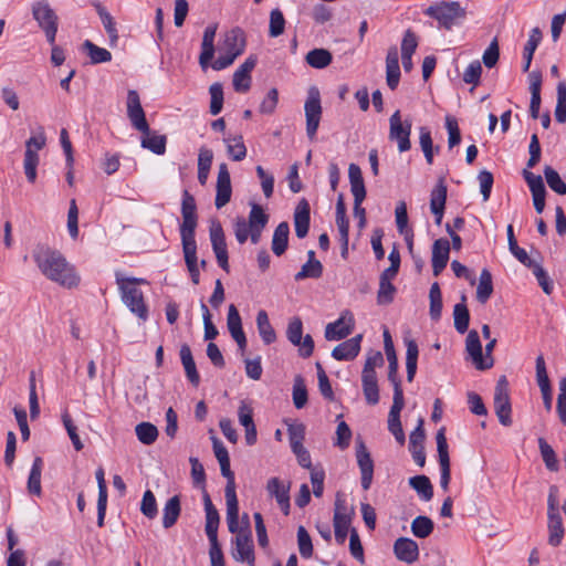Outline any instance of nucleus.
Segmentation results:
<instances>
[{
	"instance_id": "nucleus-37",
	"label": "nucleus",
	"mask_w": 566,
	"mask_h": 566,
	"mask_svg": "<svg viewBox=\"0 0 566 566\" xmlns=\"http://www.w3.org/2000/svg\"><path fill=\"white\" fill-rule=\"evenodd\" d=\"M290 227L287 222H281L274 230L272 238V251L275 255H282L289 243Z\"/></svg>"
},
{
	"instance_id": "nucleus-41",
	"label": "nucleus",
	"mask_w": 566,
	"mask_h": 566,
	"mask_svg": "<svg viewBox=\"0 0 566 566\" xmlns=\"http://www.w3.org/2000/svg\"><path fill=\"white\" fill-rule=\"evenodd\" d=\"M256 327L262 340L270 345L275 342L276 334L274 328L272 327L268 313L264 310L258 312L256 315Z\"/></svg>"
},
{
	"instance_id": "nucleus-61",
	"label": "nucleus",
	"mask_w": 566,
	"mask_h": 566,
	"mask_svg": "<svg viewBox=\"0 0 566 566\" xmlns=\"http://www.w3.org/2000/svg\"><path fill=\"white\" fill-rule=\"evenodd\" d=\"M555 118L558 123L566 122V82H559L557 85Z\"/></svg>"
},
{
	"instance_id": "nucleus-40",
	"label": "nucleus",
	"mask_w": 566,
	"mask_h": 566,
	"mask_svg": "<svg viewBox=\"0 0 566 566\" xmlns=\"http://www.w3.org/2000/svg\"><path fill=\"white\" fill-rule=\"evenodd\" d=\"M542 38H543V35H542V31L539 30V28L536 27L531 30L528 40H527V42L524 46V51H523V57H524L523 71L524 72H527L530 70L534 52L536 51L538 44L541 43Z\"/></svg>"
},
{
	"instance_id": "nucleus-18",
	"label": "nucleus",
	"mask_w": 566,
	"mask_h": 566,
	"mask_svg": "<svg viewBox=\"0 0 566 566\" xmlns=\"http://www.w3.org/2000/svg\"><path fill=\"white\" fill-rule=\"evenodd\" d=\"M354 328V317L349 312H345L340 317L327 324L325 328V338L327 340H339L352 334Z\"/></svg>"
},
{
	"instance_id": "nucleus-38",
	"label": "nucleus",
	"mask_w": 566,
	"mask_h": 566,
	"mask_svg": "<svg viewBox=\"0 0 566 566\" xmlns=\"http://www.w3.org/2000/svg\"><path fill=\"white\" fill-rule=\"evenodd\" d=\"M213 452L220 464L221 473L227 481L234 480V474L230 469V458L227 448L217 438H213Z\"/></svg>"
},
{
	"instance_id": "nucleus-51",
	"label": "nucleus",
	"mask_w": 566,
	"mask_h": 566,
	"mask_svg": "<svg viewBox=\"0 0 566 566\" xmlns=\"http://www.w3.org/2000/svg\"><path fill=\"white\" fill-rule=\"evenodd\" d=\"M227 144L228 155L232 158V160L240 161L243 160L247 156V148L243 143L242 136H234L224 139Z\"/></svg>"
},
{
	"instance_id": "nucleus-28",
	"label": "nucleus",
	"mask_w": 566,
	"mask_h": 566,
	"mask_svg": "<svg viewBox=\"0 0 566 566\" xmlns=\"http://www.w3.org/2000/svg\"><path fill=\"white\" fill-rule=\"evenodd\" d=\"M227 325L232 338L238 344L240 350L244 352L247 347V337L242 329L240 314L233 304L229 306Z\"/></svg>"
},
{
	"instance_id": "nucleus-42",
	"label": "nucleus",
	"mask_w": 566,
	"mask_h": 566,
	"mask_svg": "<svg viewBox=\"0 0 566 566\" xmlns=\"http://www.w3.org/2000/svg\"><path fill=\"white\" fill-rule=\"evenodd\" d=\"M407 350H406V369H407V380L411 382L417 373V361H418V344L415 339H406L405 340Z\"/></svg>"
},
{
	"instance_id": "nucleus-3",
	"label": "nucleus",
	"mask_w": 566,
	"mask_h": 566,
	"mask_svg": "<svg viewBox=\"0 0 566 566\" xmlns=\"http://www.w3.org/2000/svg\"><path fill=\"white\" fill-rule=\"evenodd\" d=\"M116 284L118 286L123 303L142 321L148 318V307L145 303L143 292L136 286L145 284L146 280L136 277H125L120 272H116Z\"/></svg>"
},
{
	"instance_id": "nucleus-43",
	"label": "nucleus",
	"mask_w": 566,
	"mask_h": 566,
	"mask_svg": "<svg viewBox=\"0 0 566 566\" xmlns=\"http://www.w3.org/2000/svg\"><path fill=\"white\" fill-rule=\"evenodd\" d=\"M43 461L40 457L33 460L31 471L28 479V491L30 494L40 496L42 493L41 475H42Z\"/></svg>"
},
{
	"instance_id": "nucleus-12",
	"label": "nucleus",
	"mask_w": 566,
	"mask_h": 566,
	"mask_svg": "<svg viewBox=\"0 0 566 566\" xmlns=\"http://www.w3.org/2000/svg\"><path fill=\"white\" fill-rule=\"evenodd\" d=\"M210 241L212 245V250L216 254L217 262L219 266L224 270L227 273L229 272V256L224 232L222 226L218 221L211 222L210 229Z\"/></svg>"
},
{
	"instance_id": "nucleus-60",
	"label": "nucleus",
	"mask_w": 566,
	"mask_h": 566,
	"mask_svg": "<svg viewBox=\"0 0 566 566\" xmlns=\"http://www.w3.org/2000/svg\"><path fill=\"white\" fill-rule=\"evenodd\" d=\"M307 402V390L304 384V379L298 375L294 379L293 385V403L295 408L301 409Z\"/></svg>"
},
{
	"instance_id": "nucleus-45",
	"label": "nucleus",
	"mask_w": 566,
	"mask_h": 566,
	"mask_svg": "<svg viewBox=\"0 0 566 566\" xmlns=\"http://www.w3.org/2000/svg\"><path fill=\"white\" fill-rule=\"evenodd\" d=\"M429 315L430 318L434 322H438L441 318L442 314V294L440 290V285L438 282L431 284L429 290Z\"/></svg>"
},
{
	"instance_id": "nucleus-6",
	"label": "nucleus",
	"mask_w": 566,
	"mask_h": 566,
	"mask_svg": "<svg viewBox=\"0 0 566 566\" xmlns=\"http://www.w3.org/2000/svg\"><path fill=\"white\" fill-rule=\"evenodd\" d=\"M45 144L46 137L42 127H40L36 135L31 136L25 142L23 169L30 184H34L36 180V168L40 161L39 151L44 148Z\"/></svg>"
},
{
	"instance_id": "nucleus-23",
	"label": "nucleus",
	"mask_w": 566,
	"mask_h": 566,
	"mask_svg": "<svg viewBox=\"0 0 566 566\" xmlns=\"http://www.w3.org/2000/svg\"><path fill=\"white\" fill-rule=\"evenodd\" d=\"M424 437L423 419L420 418L417 428L410 433L409 437V449L415 462L419 467H423L426 463V453L423 448Z\"/></svg>"
},
{
	"instance_id": "nucleus-27",
	"label": "nucleus",
	"mask_w": 566,
	"mask_h": 566,
	"mask_svg": "<svg viewBox=\"0 0 566 566\" xmlns=\"http://www.w3.org/2000/svg\"><path fill=\"white\" fill-rule=\"evenodd\" d=\"M218 25L216 23L209 24L205 31L201 42V53L199 55V64L202 70L209 66L210 61L214 55V36Z\"/></svg>"
},
{
	"instance_id": "nucleus-36",
	"label": "nucleus",
	"mask_w": 566,
	"mask_h": 566,
	"mask_svg": "<svg viewBox=\"0 0 566 566\" xmlns=\"http://www.w3.org/2000/svg\"><path fill=\"white\" fill-rule=\"evenodd\" d=\"M467 296L462 294L461 302L453 307L454 328L458 333L464 334L470 323V313L465 304Z\"/></svg>"
},
{
	"instance_id": "nucleus-24",
	"label": "nucleus",
	"mask_w": 566,
	"mask_h": 566,
	"mask_svg": "<svg viewBox=\"0 0 566 566\" xmlns=\"http://www.w3.org/2000/svg\"><path fill=\"white\" fill-rule=\"evenodd\" d=\"M394 553L397 559L407 564H412L419 558L418 544L408 537H399L394 543Z\"/></svg>"
},
{
	"instance_id": "nucleus-55",
	"label": "nucleus",
	"mask_w": 566,
	"mask_h": 566,
	"mask_svg": "<svg viewBox=\"0 0 566 566\" xmlns=\"http://www.w3.org/2000/svg\"><path fill=\"white\" fill-rule=\"evenodd\" d=\"M538 447L541 451V455L543 458V461L546 465V468L549 471H557L558 470V461L556 458V453L553 450V448L546 442L544 438L538 439Z\"/></svg>"
},
{
	"instance_id": "nucleus-33",
	"label": "nucleus",
	"mask_w": 566,
	"mask_h": 566,
	"mask_svg": "<svg viewBox=\"0 0 566 566\" xmlns=\"http://www.w3.org/2000/svg\"><path fill=\"white\" fill-rule=\"evenodd\" d=\"M386 80L390 90H395L399 84L400 67L396 46L390 48L386 56Z\"/></svg>"
},
{
	"instance_id": "nucleus-47",
	"label": "nucleus",
	"mask_w": 566,
	"mask_h": 566,
	"mask_svg": "<svg viewBox=\"0 0 566 566\" xmlns=\"http://www.w3.org/2000/svg\"><path fill=\"white\" fill-rule=\"evenodd\" d=\"M332 60V53L326 49H313L305 56L306 63L314 69H324Z\"/></svg>"
},
{
	"instance_id": "nucleus-19",
	"label": "nucleus",
	"mask_w": 566,
	"mask_h": 566,
	"mask_svg": "<svg viewBox=\"0 0 566 566\" xmlns=\"http://www.w3.org/2000/svg\"><path fill=\"white\" fill-rule=\"evenodd\" d=\"M226 502H227V522L231 533H237L239 530V504L235 494L234 480L227 481L226 486Z\"/></svg>"
},
{
	"instance_id": "nucleus-17",
	"label": "nucleus",
	"mask_w": 566,
	"mask_h": 566,
	"mask_svg": "<svg viewBox=\"0 0 566 566\" xmlns=\"http://www.w3.org/2000/svg\"><path fill=\"white\" fill-rule=\"evenodd\" d=\"M334 531L338 544H344L352 523V515L347 512L343 501L336 500L334 511Z\"/></svg>"
},
{
	"instance_id": "nucleus-15",
	"label": "nucleus",
	"mask_w": 566,
	"mask_h": 566,
	"mask_svg": "<svg viewBox=\"0 0 566 566\" xmlns=\"http://www.w3.org/2000/svg\"><path fill=\"white\" fill-rule=\"evenodd\" d=\"M235 547L232 556L237 562L247 563L249 566L254 565V551L251 533L249 531L237 532Z\"/></svg>"
},
{
	"instance_id": "nucleus-62",
	"label": "nucleus",
	"mask_w": 566,
	"mask_h": 566,
	"mask_svg": "<svg viewBox=\"0 0 566 566\" xmlns=\"http://www.w3.org/2000/svg\"><path fill=\"white\" fill-rule=\"evenodd\" d=\"M269 221L268 214L263 208L256 203L251 206L248 223L250 228L264 229Z\"/></svg>"
},
{
	"instance_id": "nucleus-58",
	"label": "nucleus",
	"mask_w": 566,
	"mask_h": 566,
	"mask_svg": "<svg viewBox=\"0 0 566 566\" xmlns=\"http://www.w3.org/2000/svg\"><path fill=\"white\" fill-rule=\"evenodd\" d=\"M285 29V19L280 9H273L270 13L269 34L271 38H277L283 34Z\"/></svg>"
},
{
	"instance_id": "nucleus-54",
	"label": "nucleus",
	"mask_w": 566,
	"mask_h": 566,
	"mask_svg": "<svg viewBox=\"0 0 566 566\" xmlns=\"http://www.w3.org/2000/svg\"><path fill=\"white\" fill-rule=\"evenodd\" d=\"M323 265L318 260H308L302 265L301 271L295 274V281H302L307 277L318 279L322 276Z\"/></svg>"
},
{
	"instance_id": "nucleus-32",
	"label": "nucleus",
	"mask_w": 566,
	"mask_h": 566,
	"mask_svg": "<svg viewBox=\"0 0 566 566\" xmlns=\"http://www.w3.org/2000/svg\"><path fill=\"white\" fill-rule=\"evenodd\" d=\"M348 178L350 184V191L354 197V202L363 203V201L366 198V188L364 184L363 174L358 165H349Z\"/></svg>"
},
{
	"instance_id": "nucleus-48",
	"label": "nucleus",
	"mask_w": 566,
	"mask_h": 566,
	"mask_svg": "<svg viewBox=\"0 0 566 566\" xmlns=\"http://www.w3.org/2000/svg\"><path fill=\"white\" fill-rule=\"evenodd\" d=\"M493 293L492 275L489 270L483 269L480 274L476 289V300L485 304Z\"/></svg>"
},
{
	"instance_id": "nucleus-64",
	"label": "nucleus",
	"mask_w": 566,
	"mask_h": 566,
	"mask_svg": "<svg viewBox=\"0 0 566 566\" xmlns=\"http://www.w3.org/2000/svg\"><path fill=\"white\" fill-rule=\"evenodd\" d=\"M558 391L556 411L560 422L566 426V377L559 380Z\"/></svg>"
},
{
	"instance_id": "nucleus-34",
	"label": "nucleus",
	"mask_w": 566,
	"mask_h": 566,
	"mask_svg": "<svg viewBox=\"0 0 566 566\" xmlns=\"http://www.w3.org/2000/svg\"><path fill=\"white\" fill-rule=\"evenodd\" d=\"M294 227L296 235L302 239L307 235L310 229V205L305 199H302L294 212Z\"/></svg>"
},
{
	"instance_id": "nucleus-53",
	"label": "nucleus",
	"mask_w": 566,
	"mask_h": 566,
	"mask_svg": "<svg viewBox=\"0 0 566 566\" xmlns=\"http://www.w3.org/2000/svg\"><path fill=\"white\" fill-rule=\"evenodd\" d=\"M83 46L93 64L105 63L112 60V54L108 50L99 48L88 40L84 42Z\"/></svg>"
},
{
	"instance_id": "nucleus-49",
	"label": "nucleus",
	"mask_w": 566,
	"mask_h": 566,
	"mask_svg": "<svg viewBox=\"0 0 566 566\" xmlns=\"http://www.w3.org/2000/svg\"><path fill=\"white\" fill-rule=\"evenodd\" d=\"M409 485L420 495L423 501H430L433 496L432 484L428 476L416 475L409 479Z\"/></svg>"
},
{
	"instance_id": "nucleus-22",
	"label": "nucleus",
	"mask_w": 566,
	"mask_h": 566,
	"mask_svg": "<svg viewBox=\"0 0 566 566\" xmlns=\"http://www.w3.org/2000/svg\"><path fill=\"white\" fill-rule=\"evenodd\" d=\"M450 254V242L444 239H437L432 244V272L434 276L441 274L447 266Z\"/></svg>"
},
{
	"instance_id": "nucleus-30",
	"label": "nucleus",
	"mask_w": 566,
	"mask_h": 566,
	"mask_svg": "<svg viewBox=\"0 0 566 566\" xmlns=\"http://www.w3.org/2000/svg\"><path fill=\"white\" fill-rule=\"evenodd\" d=\"M203 504L206 511V534L209 542H216L218 539V526H219V513L213 506L211 499L207 492L203 494Z\"/></svg>"
},
{
	"instance_id": "nucleus-44",
	"label": "nucleus",
	"mask_w": 566,
	"mask_h": 566,
	"mask_svg": "<svg viewBox=\"0 0 566 566\" xmlns=\"http://www.w3.org/2000/svg\"><path fill=\"white\" fill-rule=\"evenodd\" d=\"M548 517V544L559 546L564 537V526L560 514L547 515Z\"/></svg>"
},
{
	"instance_id": "nucleus-50",
	"label": "nucleus",
	"mask_w": 566,
	"mask_h": 566,
	"mask_svg": "<svg viewBox=\"0 0 566 566\" xmlns=\"http://www.w3.org/2000/svg\"><path fill=\"white\" fill-rule=\"evenodd\" d=\"M135 433L139 442L146 446L153 444L158 438V429L150 422H140L135 427Z\"/></svg>"
},
{
	"instance_id": "nucleus-39",
	"label": "nucleus",
	"mask_w": 566,
	"mask_h": 566,
	"mask_svg": "<svg viewBox=\"0 0 566 566\" xmlns=\"http://www.w3.org/2000/svg\"><path fill=\"white\" fill-rule=\"evenodd\" d=\"M180 497L178 495H174L166 502L164 506L163 526L165 528H170L174 526L180 515Z\"/></svg>"
},
{
	"instance_id": "nucleus-9",
	"label": "nucleus",
	"mask_w": 566,
	"mask_h": 566,
	"mask_svg": "<svg viewBox=\"0 0 566 566\" xmlns=\"http://www.w3.org/2000/svg\"><path fill=\"white\" fill-rule=\"evenodd\" d=\"M494 410L501 424L505 427L512 424L509 381L505 376H501L495 386Z\"/></svg>"
},
{
	"instance_id": "nucleus-57",
	"label": "nucleus",
	"mask_w": 566,
	"mask_h": 566,
	"mask_svg": "<svg viewBox=\"0 0 566 566\" xmlns=\"http://www.w3.org/2000/svg\"><path fill=\"white\" fill-rule=\"evenodd\" d=\"M98 15L108 34L111 45H115L118 40V33L113 17L102 7L98 8Z\"/></svg>"
},
{
	"instance_id": "nucleus-5",
	"label": "nucleus",
	"mask_w": 566,
	"mask_h": 566,
	"mask_svg": "<svg viewBox=\"0 0 566 566\" xmlns=\"http://www.w3.org/2000/svg\"><path fill=\"white\" fill-rule=\"evenodd\" d=\"M32 15L39 28L44 32L46 41L54 44L59 28V18L46 0L35 1L32 4Z\"/></svg>"
},
{
	"instance_id": "nucleus-52",
	"label": "nucleus",
	"mask_w": 566,
	"mask_h": 566,
	"mask_svg": "<svg viewBox=\"0 0 566 566\" xmlns=\"http://www.w3.org/2000/svg\"><path fill=\"white\" fill-rule=\"evenodd\" d=\"M434 528V524L428 516L419 515L411 522V532L418 538L428 537Z\"/></svg>"
},
{
	"instance_id": "nucleus-56",
	"label": "nucleus",
	"mask_w": 566,
	"mask_h": 566,
	"mask_svg": "<svg viewBox=\"0 0 566 566\" xmlns=\"http://www.w3.org/2000/svg\"><path fill=\"white\" fill-rule=\"evenodd\" d=\"M544 176L548 187L558 195H566V184L562 180L559 174L551 166L544 169Z\"/></svg>"
},
{
	"instance_id": "nucleus-29",
	"label": "nucleus",
	"mask_w": 566,
	"mask_h": 566,
	"mask_svg": "<svg viewBox=\"0 0 566 566\" xmlns=\"http://www.w3.org/2000/svg\"><path fill=\"white\" fill-rule=\"evenodd\" d=\"M465 350L469 354L472 364L479 370L488 369V365L483 364V350L479 334L475 329H471L468 333L465 339Z\"/></svg>"
},
{
	"instance_id": "nucleus-10",
	"label": "nucleus",
	"mask_w": 566,
	"mask_h": 566,
	"mask_svg": "<svg viewBox=\"0 0 566 566\" xmlns=\"http://www.w3.org/2000/svg\"><path fill=\"white\" fill-rule=\"evenodd\" d=\"M126 107L127 117L129 118L132 126L143 134H148L149 125L146 119L145 112L142 107L140 97L137 91L129 90L127 92Z\"/></svg>"
},
{
	"instance_id": "nucleus-16",
	"label": "nucleus",
	"mask_w": 566,
	"mask_h": 566,
	"mask_svg": "<svg viewBox=\"0 0 566 566\" xmlns=\"http://www.w3.org/2000/svg\"><path fill=\"white\" fill-rule=\"evenodd\" d=\"M232 187L227 164H220L216 185L214 205L217 209L224 207L231 199Z\"/></svg>"
},
{
	"instance_id": "nucleus-46",
	"label": "nucleus",
	"mask_w": 566,
	"mask_h": 566,
	"mask_svg": "<svg viewBox=\"0 0 566 566\" xmlns=\"http://www.w3.org/2000/svg\"><path fill=\"white\" fill-rule=\"evenodd\" d=\"M140 145L143 148L150 150L156 155H164L166 151L167 138L165 135H158L155 133L144 134Z\"/></svg>"
},
{
	"instance_id": "nucleus-13",
	"label": "nucleus",
	"mask_w": 566,
	"mask_h": 566,
	"mask_svg": "<svg viewBox=\"0 0 566 566\" xmlns=\"http://www.w3.org/2000/svg\"><path fill=\"white\" fill-rule=\"evenodd\" d=\"M356 459L360 470V483L361 488L367 491L370 489L374 478V461L370 457L367 447L363 440H358L356 443Z\"/></svg>"
},
{
	"instance_id": "nucleus-11",
	"label": "nucleus",
	"mask_w": 566,
	"mask_h": 566,
	"mask_svg": "<svg viewBox=\"0 0 566 566\" xmlns=\"http://www.w3.org/2000/svg\"><path fill=\"white\" fill-rule=\"evenodd\" d=\"M303 323L300 317H293L289 322L286 329L287 339L300 347V354L303 357H310L314 350V340L311 335L303 337Z\"/></svg>"
},
{
	"instance_id": "nucleus-35",
	"label": "nucleus",
	"mask_w": 566,
	"mask_h": 566,
	"mask_svg": "<svg viewBox=\"0 0 566 566\" xmlns=\"http://www.w3.org/2000/svg\"><path fill=\"white\" fill-rule=\"evenodd\" d=\"M180 359L186 371L188 380L197 387L200 382V376L197 371L196 363L193 360L191 349L188 345H182L180 348Z\"/></svg>"
},
{
	"instance_id": "nucleus-31",
	"label": "nucleus",
	"mask_w": 566,
	"mask_h": 566,
	"mask_svg": "<svg viewBox=\"0 0 566 566\" xmlns=\"http://www.w3.org/2000/svg\"><path fill=\"white\" fill-rule=\"evenodd\" d=\"M361 337H363L361 335H356V336L340 343L333 349L332 356L336 360L354 359L360 350Z\"/></svg>"
},
{
	"instance_id": "nucleus-2",
	"label": "nucleus",
	"mask_w": 566,
	"mask_h": 566,
	"mask_svg": "<svg viewBox=\"0 0 566 566\" xmlns=\"http://www.w3.org/2000/svg\"><path fill=\"white\" fill-rule=\"evenodd\" d=\"M32 258L40 272L48 280L67 289L78 285V274L60 251L39 245L33 250Z\"/></svg>"
},
{
	"instance_id": "nucleus-59",
	"label": "nucleus",
	"mask_w": 566,
	"mask_h": 566,
	"mask_svg": "<svg viewBox=\"0 0 566 566\" xmlns=\"http://www.w3.org/2000/svg\"><path fill=\"white\" fill-rule=\"evenodd\" d=\"M62 422H63V426L73 443V447L76 451H81L84 446L80 439V436L77 433V428L76 426L74 424L70 413L67 411H64L62 413Z\"/></svg>"
},
{
	"instance_id": "nucleus-26",
	"label": "nucleus",
	"mask_w": 566,
	"mask_h": 566,
	"mask_svg": "<svg viewBox=\"0 0 566 566\" xmlns=\"http://www.w3.org/2000/svg\"><path fill=\"white\" fill-rule=\"evenodd\" d=\"M447 201V186L443 178H440L430 195V210L436 217V223L441 224Z\"/></svg>"
},
{
	"instance_id": "nucleus-7",
	"label": "nucleus",
	"mask_w": 566,
	"mask_h": 566,
	"mask_svg": "<svg viewBox=\"0 0 566 566\" xmlns=\"http://www.w3.org/2000/svg\"><path fill=\"white\" fill-rule=\"evenodd\" d=\"M411 120L402 119L400 111H396L389 117V140L397 144V148L400 153H406L411 148L410 135H411Z\"/></svg>"
},
{
	"instance_id": "nucleus-8",
	"label": "nucleus",
	"mask_w": 566,
	"mask_h": 566,
	"mask_svg": "<svg viewBox=\"0 0 566 566\" xmlns=\"http://www.w3.org/2000/svg\"><path fill=\"white\" fill-rule=\"evenodd\" d=\"M304 111L306 117V135L311 140H313L322 117L321 94L317 87L312 86L308 90Z\"/></svg>"
},
{
	"instance_id": "nucleus-21",
	"label": "nucleus",
	"mask_w": 566,
	"mask_h": 566,
	"mask_svg": "<svg viewBox=\"0 0 566 566\" xmlns=\"http://www.w3.org/2000/svg\"><path fill=\"white\" fill-rule=\"evenodd\" d=\"M245 49V38L241 29L235 28L224 33L220 46L221 52H227L235 57L241 55Z\"/></svg>"
},
{
	"instance_id": "nucleus-14",
	"label": "nucleus",
	"mask_w": 566,
	"mask_h": 566,
	"mask_svg": "<svg viewBox=\"0 0 566 566\" xmlns=\"http://www.w3.org/2000/svg\"><path fill=\"white\" fill-rule=\"evenodd\" d=\"M437 450L439 455V464H440V486L447 491L449 489L450 483V458L448 451V442L446 438V428L442 427L438 430L437 436Z\"/></svg>"
},
{
	"instance_id": "nucleus-20",
	"label": "nucleus",
	"mask_w": 566,
	"mask_h": 566,
	"mask_svg": "<svg viewBox=\"0 0 566 566\" xmlns=\"http://www.w3.org/2000/svg\"><path fill=\"white\" fill-rule=\"evenodd\" d=\"M258 59L255 55H250L234 72L233 74V88L237 92L244 93L251 86L250 73L255 67Z\"/></svg>"
},
{
	"instance_id": "nucleus-63",
	"label": "nucleus",
	"mask_w": 566,
	"mask_h": 566,
	"mask_svg": "<svg viewBox=\"0 0 566 566\" xmlns=\"http://www.w3.org/2000/svg\"><path fill=\"white\" fill-rule=\"evenodd\" d=\"M140 512L149 520L157 516V502L154 493L150 490L145 491L140 503Z\"/></svg>"
},
{
	"instance_id": "nucleus-25",
	"label": "nucleus",
	"mask_w": 566,
	"mask_h": 566,
	"mask_svg": "<svg viewBox=\"0 0 566 566\" xmlns=\"http://www.w3.org/2000/svg\"><path fill=\"white\" fill-rule=\"evenodd\" d=\"M266 491L275 497L283 513L287 515L290 512V484H285L279 478H271L268 481Z\"/></svg>"
},
{
	"instance_id": "nucleus-1",
	"label": "nucleus",
	"mask_w": 566,
	"mask_h": 566,
	"mask_svg": "<svg viewBox=\"0 0 566 566\" xmlns=\"http://www.w3.org/2000/svg\"><path fill=\"white\" fill-rule=\"evenodd\" d=\"M182 222L180 224V238L187 270L191 282L199 284V270L197 264L196 228L198 226L197 205L193 196L184 190L181 201Z\"/></svg>"
},
{
	"instance_id": "nucleus-4",
	"label": "nucleus",
	"mask_w": 566,
	"mask_h": 566,
	"mask_svg": "<svg viewBox=\"0 0 566 566\" xmlns=\"http://www.w3.org/2000/svg\"><path fill=\"white\" fill-rule=\"evenodd\" d=\"M424 14L434 19L439 28L451 30L465 19L467 11L458 1H440L429 6Z\"/></svg>"
}]
</instances>
